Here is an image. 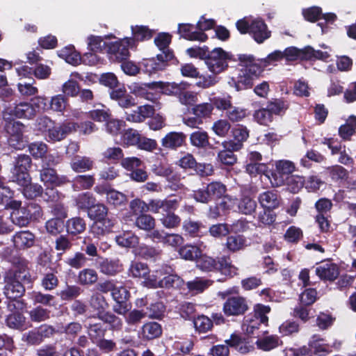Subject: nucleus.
Segmentation results:
<instances>
[{
	"instance_id": "40",
	"label": "nucleus",
	"mask_w": 356,
	"mask_h": 356,
	"mask_svg": "<svg viewBox=\"0 0 356 356\" xmlns=\"http://www.w3.org/2000/svg\"><path fill=\"white\" fill-rule=\"evenodd\" d=\"M174 210H169L163 213V216L160 218L161 224L168 229H173L177 227L181 223V218L179 216L173 212Z\"/></svg>"
},
{
	"instance_id": "7",
	"label": "nucleus",
	"mask_w": 356,
	"mask_h": 356,
	"mask_svg": "<svg viewBox=\"0 0 356 356\" xmlns=\"http://www.w3.org/2000/svg\"><path fill=\"white\" fill-rule=\"evenodd\" d=\"M111 297L115 302L113 306V312L119 315H125L131 307L128 302L130 297L129 291L125 287L115 286Z\"/></svg>"
},
{
	"instance_id": "45",
	"label": "nucleus",
	"mask_w": 356,
	"mask_h": 356,
	"mask_svg": "<svg viewBox=\"0 0 356 356\" xmlns=\"http://www.w3.org/2000/svg\"><path fill=\"white\" fill-rule=\"evenodd\" d=\"M108 211V208L104 204H94L88 210V216L91 220H94V222H97L98 220H102L104 217H106Z\"/></svg>"
},
{
	"instance_id": "55",
	"label": "nucleus",
	"mask_w": 356,
	"mask_h": 356,
	"mask_svg": "<svg viewBox=\"0 0 356 356\" xmlns=\"http://www.w3.org/2000/svg\"><path fill=\"white\" fill-rule=\"evenodd\" d=\"M141 134L134 129H128L122 135V143L127 146H136Z\"/></svg>"
},
{
	"instance_id": "38",
	"label": "nucleus",
	"mask_w": 356,
	"mask_h": 356,
	"mask_svg": "<svg viewBox=\"0 0 356 356\" xmlns=\"http://www.w3.org/2000/svg\"><path fill=\"white\" fill-rule=\"evenodd\" d=\"M98 280V275L95 270L85 268L79 273L78 281L81 285H92Z\"/></svg>"
},
{
	"instance_id": "25",
	"label": "nucleus",
	"mask_w": 356,
	"mask_h": 356,
	"mask_svg": "<svg viewBox=\"0 0 356 356\" xmlns=\"http://www.w3.org/2000/svg\"><path fill=\"white\" fill-rule=\"evenodd\" d=\"M97 318L109 325L112 330L119 331L122 329L124 324L122 319L111 312H99L97 313Z\"/></svg>"
},
{
	"instance_id": "47",
	"label": "nucleus",
	"mask_w": 356,
	"mask_h": 356,
	"mask_svg": "<svg viewBox=\"0 0 356 356\" xmlns=\"http://www.w3.org/2000/svg\"><path fill=\"white\" fill-rule=\"evenodd\" d=\"M190 141L193 146L204 148L209 145V136L205 131H197L191 134Z\"/></svg>"
},
{
	"instance_id": "64",
	"label": "nucleus",
	"mask_w": 356,
	"mask_h": 356,
	"mask_svg": "<svg viewBox=\"0 0 356 356\" xmlns=\"http://www.w3.org/2000/svg\"><path fill=\"white\" fill-rule=\"evenodd\" d=\"M62 92L65 97H76L79 92V86L76 80L70 79L63 84Z\"/></svg>"
},
{
	"instance_id": "21",
	"label": "nucleus",
	"mask_w": 356,
	"mask_h": 356,
	"mask_svg": "<svg viewBox=\"0 0 356 356\" xmlns=\"http://www.w3.org/2000/svg\"><path fill=\"white\" fill-rule=\"evenodd\" d=\"M258 200L263 208L268 210L277 208L280 203V198L275 191H267L260 193Z\"/></svg>"
},
{
	"instance_id": "39",
	"label": "nucleus",
	"mask_w": 356,
	"mask_h": 356,
	"mask_svg": "<svg viewBox=\"0 0 356 356\" xmlns=\"http://www.w3.org/2000/svg\"><path fill=\"white\" fill-rule=\"evenodd\" d=\"M246 245L247 240L242 235L230 236L227 238L226 247L229 251H239L243 250Z\"/></svg>"
},
{
	"instance_id": "18",
	"label": "nucleus",
	"mask_w": 356,
	"mask_h": 356,
	"mask_svg": "<svg viewBox=\"0 0 356 356\" xmlns=\"http://www.w3.org/2000/svg\"><path fill=\"white\" fill-rule=\"evenodd\" d=\"M117 220L115 218L107 216L102 218V220L94 222L91 226L90 231L97 237L104 236L112 230Z\"/></svg>"
},
{
	"instance_id": "2",
	"label": "nucleus",
	"mask_w": 356,
	"mask_h": 356,
	"mask_svg": "<svg viewBox=\"0 0 356 356\" xmlns=\"http://www.w3.org/2000/svg\"><path fill=\"white\" fill-rule=\"evenodd\" d=\"M233 60L232 54L220 47L214 48L205 58L204 63L209 71L214 74H220L226 71L229 63Z\"/></svg>"
},
{
	"instance_id": "6",
	"label": "nucleus",
	"mask_w": 356,
	"mask_h": 356,
	"mask_svg": "<svg viewBox=\"0 0 356 356\" xmlns=\"http://www.w3.org/2000/svg\"><path fill=\"white\" fill-rule=\"evenodd\" d=\"M31 165V159L28 155L18 156L11 170V179L17 184H24L31 179L29 169Z\"/></svg>"
},
{
	"instance_id": "24",
	"label": "nucleus",
	"mask_w": 356,
	"mask_h": 356,
	"mask_svg": "<svg viewBox=\"0 0 356 356\" xmlns=\"http://www.w3.org/2000/svg\"><path fill=\"white\" fill-rule=\"evenodd\" d=\"M13 241L18 249L29 248L34 245L35 236L29 231H21L13 236Z\"/></svg>"
},
{
	"instance_id": "60",
	"label": "nucleus",
	"mask_w": 356,
	"mask_h": 356,
	"mask_svg": "<svg viewBox=\"0 0 356 356\" xmlns=\"http://www.w3.org/2000/svg\"><path fill=\"white\" fill-rule=\"evenodd\" d=\"M90 306L98 312L104 311L107 307L106 298L99 293H95L92 295L89 300Z\"/></svg>"
},
{
	"instance_id": "37",
	"label": "nucleus",
	"mask_w": 356,
	"mask_h": 356,
	"mask_svg": "<svg viewBox=\"0 0 356 356\" xmlns=\"http://www.w3.org/2000/svg\"><path fill=\"white\" fill-rule=\"evenodd\" d=\"M116 243L121 247H134L138 243V238L131 232H124L115 237Z\"/></svg>"
},
{
	"instance_id": "9",
	"label": "nucleus",
	"mask_w": 356,
	"mask_h": 356,
	"mask_svg": "<svg viewBox=\"0 0 356 356\" xmlns=\"http://www.w3.org/2000/svg\"><path fill=\"white\" fill-rule=\"evenodd\" d=\"M248 308L246 300L240 296L229 298L223 304V312L228 316L241 315Z\"/></svg>"
},
{
	"instance_id": "31",
	"label": "nucleus",
	"mask_w": 356,
	"mask_h": 356,
	"mask_svg": "<svg viewBox=\"0 0 356 356\" xmlns=\"http://www.w3.org/2000/svg\"><path fill=\"white\" fill-rule=\"evenodd\" d=\"M282 344V341L277 335H268L259 338L256 341L257 346L264 351H270Z\"/></svg>"
},
{
	"instance_id": "4",
	"label": "nucleus",
	"mask_w": 356,
	"mask_h": 356,
	"mask_svg": "<svg viewBox=\"0 0 356 356\" xmlns=\"http://www.w3.org/2000/svg\"><path fill=\"white\" fill-rule=\"evenodd\" d=\"M199 258L197 266L204 271H212L216 269H220L222 273L229 276H233L237 273V268L232 265L228 258L222 257L218 261L207 256Z\"/></svg>"
},
{
	"instance_id": "30",
	"label": "nucleus",
	"mask_w": 356,
	"mask_h": 356,
	"mask_svg": "<svg viewBox=\"0 0 356 356\" xmlns=\"http://www.w3.org/2000/svg\"><path fill=\"white\" fill-rule=\"evenodd\" d=\"M99 268L105 275H114L122 270V266L119 259L108 260L104 259L99 263Z\"/></svg>"
},
{
	"instance_id": "50",
	"label": "nucleus",
	"mask_w": 356,
	"mask_h": 356,
	"mask_svg": "<svg viewBox=\"0 0 356 356\" xmlns=\"http://www.w3.org/2000/svg\"><path fill=\"white\" fill-rule=\"evenodd\" d=\"M95 183V179L92 175H79L74 179L73 187L75 190L88 189L91 188Z\"/></svg>"
},
{
	"instance_id": "3",
	"label": "nucleus",
	"mask_w": 356,
	"mask_h": 356,
	"mask_svg": "<svg viewBox=\"0 0 356 356\" xmlns=\"http://www.w3.org/2000/svg\"><path fill=\"white\" fill-rule=\"evenodd\" d=\"M3 114V120L6 122L4 129L8 135V142L10 146L17 149H22L24 147L26 141L24 139V125L19 121H15Z\"/></svg>"
},
{
	"instance_id": "59",
	"label": "nucleus",
	"mask_w": 356,
	"mask_h": 356,
	"mask_svg": "<svg viewBox=\"0 0 356 356\" xmlns=\"http://www.w3.org/2000/svg\"><path fill=\"white\" fill-rule=\"evenodd\" d=\"M305 179L298 175H291L286 178V184L289 190L293 193H298L304 186Z\"/></svg>"
},
{
	"instance_id": "27",
	"label": "nucleus",
	"mask_w": 356,
	"mask_h": 356,
	"mask_svg": "<svg viewBox=\"0 0 356 356\" xmlns=\"http://www.w3.org/2000/svg\"><path fill=\"white\" fill-rule=\"evenodd\" d=\"M96 191L101 194H105L107 202L115 207L122 205L127 201L125 195L114 189L104 188L100 190L97 188Z\"/></svg>"
},
{
	"instance_id": "62",
	"label": "nucleus",
	"mask_w": 356,
	"mask_h": 356,
	"mask_svg": "<svg viewBox=\"0 0 356 356\" xmlns=\"http://www.w3.org/2000/svg\"><path fill=\"white\" fill-rule=\"evenodd\" d=\"M213 109V105L209 103H203L195 105L192 111L194 115H197L201 120L204 118L209 117Z\"/></svg>"
},
{
	"instance_id": "11",
	"label": "nucleus",
	"mask_w": 356,
	"mask_h": 356,
	"mask_svg": "<svg viewBox=\"0 0 356 356\" xmlns=\"http://www.w3.org/2000/svg\"><path fill=\"white\" fill-rule=\"evenodd\" d=\"M172 272H173V269L168 265L163 266L152 272L149 271V274L146 275L143 281V284L147 288H161L163 275Z\"/></svg>"
},
{
	"instance_id": "46",
	"label": "nucleus",
	"mask_w": 356,
	"mask_h": 356,
	"mask_svg": "<svg viewBox=\"0 0 356 356\" xmlns=\"http://www.w3.org/2000/svg\"><path fill=\"white\" fill-rule=\"evenodd\" d=\"M30 319L36 323H40L42 321H45L50 317V311L47 309H45L41 306H38L33 309H31L29 312Z\"/></svg>"
},
{
	"instance_id": "36",
	"label": "nucleus",
	"mask_w": 356,
	"mask_h": 356,
	"mask_svg": "<svg viewBox=\"0 0 356 356\" xmlns=\"http://www.w3.org/2000/svg\"><path fill=\"white\" fill-rule=\"evenodd\" d=\"M86 227L85 220L80 217L72 218L66 223L67 232L73 235L82 233L85 231Z\"/></svg>"
},
{
	"instance_id": "42",
	"label": "nucleus",
	"mask_w": 356,
	"mask_h": 356,
	"mask_svg": "<svg viewBox=\"0 0 356 356\" xmlns=\"http://www.w3.org/2000/svg\"><path fill=\"white\" fill-rule=\"evenodd\" d=\"M19 185L23 187V194L28 199H33L42 195V187L38 184H31V179L24 184Z\"/></svg>"
},
{
	"instance_id": "41",
	"label": "nucleus",
	"mask_w": 356,
	"mask_h": 356,
	"mask_svg": "<svg viewBox=\"0 0 356 356\" xmlns=\"http://www.w3.org/2000/svg\"><path fill=\"white\" fill-rule=\"evenodd\" d=\"M135 225L140 229L151 231L154 228L156 221L151 215L142 213L136 218Z\"/></svg>"
},
{
	"instance_id": "32",
	"label": "nucleus",
	"mask_w": 356,
	"mask_h": 356,
	"mask_svg": "<svg viewBox=\"0 0 356 356\" xmlns=\"http://www.w3.org/2000/svg\"><path fill=\"white\" fill-rule=\"evenodd\" d=\"M149 273L148 266L143 262L134 261H131L128 269V275L134 278H143L145 280L146 275Z\"/></svg>"
},
{
	"instance_id": "8",
	"label": "nucleus",
	"mask_w": 356,
	"mask_h": 356,
	"mask_svg": "<svg viewBox=\"0 0 356 356\" xmlns=\"http://www.w3.org/2000/svg\"><path fill=\"white\" fill-rule=\"evenodd\" d=\"M276 172H271V177L266 175V177L270 180L273 187H278L284 184V179L283 175H288L295 170V165L293 162L288 160H280L275 163Z\"/></svg>"
},
{
	"instance_id": "34",
	"label": "nucleus",
	"mask_w": 356,
	"mask_h": 356,
	"mask_svg": "<svg viewBox=\"0 0 356 356\" xmlns=\"http://www.w3.org/2000/svg\"><path fill=\"white\" fill-rule=\"evenodd\" d=\"M13 224L19 227L27 226L31 221V214L27 211L26 207H22L19 210L13 211L10 214Z\"/></svg>"
},
{
	"instance_id": "19",
	"label": "nucleus",
	"mask_w": 356,
	"mask_h": 356,
	"mask_svg": "<svg viewBox=\"0 0 356 356\" xmlns=\"http://www.w3.org/2000/svg\"><path fill=\"white\" fill-rule=\"evenodd\" d=\"M154 113V108L151 105L138 106L136 110L126 114V120L131 122H142L145 119L150 118Z\"/></svg>"
},
{
	"instance_id": "16",
	"label": "nucleus",
	"mask_w": 356,
	"mask_h": 356,
	"mask_svg": "<svg viewBox=\"0 0 356 356\" xmlns=\"http://www.w3.org/2000/svg\"><path fill=\"white\" fill-rule=\"evenodd\" d=\"M186 136L183 132L171 131L161 139V145L166 149H177L185 143Z\"/></svg>"
},
{
	"instance_id": "63",
	"label": "nucleus",
	"mask_w": 356,
	"mask_h": 356,
	"mask_svg": "<svg viewBox=\"0 0 356 356\" xmlns=\"http://www.w3.org/2000/svg\"><path fill=\"white\" fill-rule=\"evenodd\" d=\"M81 292L79 286L76 285L67 286L65 289L60 291L58 295L63 300H70L78 297Z\"/></svg>"
},
{
	"instance_id": "12",
	"label": "nucleus",
	"mask_w": 356,
	"mask_h": 356,
	"mask_svg": "<svg viewBox=\"0 0 356 356\" xmlns=\"http://www.w3.org/2000/svg\"><path fill=\"white\" fill-rule=\"evenodd\" d=\"M40 177L47 187H55L63 185L68 181L67 177L59 176L51 168H43L40 170Z\"/></svg>"
},
{
	"instance_id": "53",
	"label": "nucleus",
	"mask_w": 356,
	"mask_h": 356,
	"mask_svg": "<svg viewBox=\"0 0 356 356\" xmlns=\"http://www.w3.org/2000/svg\"><path fill=\"white\" fill-rule=\"evenodd\" d=\"M211 284L212 281L209 280L196 278L193 281L188 282L186 285L190 291L200 293L211 285Z\"/></svg>"
},
{
	"instance_id": "1",
	"label": "nucleus",
	"mask_w": 356,
	"mask_h": 356,
	"mask_svg": "<svg viewBox=\"0 0 356 356\" xmlns=\"http://www.w3.org/2000/svg\"><path fill=\"white\" fill-rule=\"evenodd\" d=\"M29 279V273L25 268L8 271L4 277L3 292L9 300L21 298L25 293L22 281Z\"/></svg>"
},
{
	"instance_id": "17",
	"label": "nucleus",
	"mask_w": 356,
	"mask_h": 356,
	"mask_svg": "<svg viewBox=\"0 0 356 356\" xmlns=\"http://www.w3.org/2000/svg\"><path fill=\"white\" fill-rule=\"evenodd\" d=\"M111 98L117 102L118 104L124 108H128L136 105L135 99L129 94L124 87L112 90L110 92Z\"/></svg>"
},
{
	"instance_id": "28",
	"label": "nucleus",
	"mask_w": 356,
	"mask_h": 356,
	"mask_svg": "<svg viewBox=\"0 0 356 356\" xmlns=\"http://www.w3.org/2000/svg\"><path fill=\"white\" fill-rule=\"evenodd\" d=\"M8 115H13L19 118L31 119L35 115V110L29 102H20L10 110Z\"/></svg>"
},
{
	"instance_id": "51",
	"label": "nucleus",
	"mask_w": 356,
	"mask_h": 356,
	"mask_svg": "<svg viewBox=\"0 0 356 356\" xmlns=\"http://www.w3.org/2000/svg\"><path fill=\"white\" fill-rule=\"evenodd\" d=\"M95 199L90 193H83L79 194L76 198V206L81 209H87L88 211L94 205Z\"/></svg>"
},
{
	"instance_id": "33",
	"label": "nucleus",
	"mask_w": 356,
	"mask_h": 356,
	"mask_svg": "<svg viewBox=\"0 0 356 356\" xmlns=\"http://www.w3.org/2000/svg\"><path fill=\"white\" fill-rule=\"evenodd\" d=\"M237 208L238 212L244 215H251L257 208V202L249 195H243L238 200Z\"/></svg>"
},
{
	"instance_id": "52",
	"label": "nucleus",
	"mask_w": 356,
	"mask_h": 356,
	"mask_svg": "<svg viewBox=\"0 0 356 356\" xmlns=\"http://www.w3.org/2000/svg\"><path fill=\"white\" fill-rule=\"evenodd\" d=\"M131 31L134 40H145L150 39L153 35L152 30L145 26H131Z\"/></svg>"
},
{
	"instance_id": "23",
	"label": "nucleus",
	"mask_w": 356,
	"mask_h": 356,
	"mask_svg": "<svg viewBox=\"0 0 356 356\" xmlns=\"http://www.w3.org/2000/svg\"><path fill=\"white\" fill-rule=\"evenodd\" d=\"M206 248V245L202 242L198 243L194 245H186L179 249V253L181 258L186 260H195L202 255V252Z\"/></svg>"
},
{
	"instance_id": "61",
	"label": "nucleus",
	"mask_w": 356,
	"mask_h": 356,
	"mask_svg": "<svg viewBox=\"0 0 356 356\" xmlns=\"http://www.w3.org/2000/svg\"><path fill=\"white\" fill-rule=\"evenodd\" d=\"M46 229L48 233L52 235H57L63 229L64 222L60 218H54L46 222Z\"/></svg>"
},
{
	"instance_id": "26",
	"label": "nucleus",
	"mask_w": 356,
	"mask_h": 356,
	"mask_svg": "<svg viewBox=\"0 0 356 356\" xmlns=\"http://www.w3.org/2000/svg\"><path fill=\"white\" fill-rule=\"evenodd\" d=\"M309 346L315 355L325 356L332 352L328 343H325L323 339L318 335H314L309 341Z\"/></svg>"
},
{
	"instance_id": "49",
	"label": "nucleus",
	"mask_w": 356,
	"mask_h": 356,
	"mask_svg": "<svg viewBox=\"0 0 356 356\" xmlns=\"http://www.w3.org/2000/svg\"><path fill=\"white\" fill-rule=\"evenodd\" d=\"M68 99L64 95L53 96L49 102V108L54 111L63 113L67 105Z\"/></svg>"
},
{
	"instance_id": "20",
	"label": "nucleus",
	"mask_w": 356,
	"mask_h": 356,
	"mask_svg": "<svg viewBox=\"0 0 356 356\" xmlns=\"http://www.w3.org/2000/svg\"><path fill=\"white\" fill-rule=\"evenodd\" d=\"M316 274L321 280L325 281H334L337 278L339 270L337 266L333 263L322 264L316 268Z\"/></svg>"
},
{
	"instance_id": "35",
	"label": "nucleus",
	"mask_w": 356,
	"mask_h": 356,
	"mask_svg": "<svg viewBox=\"0 0 356 356\" xmlns=\"http://www.w3.org/2000/svg\"><path fill=\"white\" fill-rule=\"evenodd\" d=\"M162 333L161 325L156 322L145 323L142 327L143 337L147 339H153L159 337Z\"/></svg>"
},
{
	"instance_id": "15",
	"label": "nucleus",
	"mask_w": 356,
	"mask_h": 356,
	"mask_svg": "<svg viewBox=\"0 0 356 356\" xmlns=\"http://www.w3.org/2000/svg\"><path fill=\"white\" fill-rule=\"evenodd\" d=\"M178 207L177 200L153 199L147 202V211L154 213H165L169 210H175Z\"/></svg>"
},
{
	"instance_id": "14",
	"label": "nucleus",
	"mask_w": 356,
	"mask_h": 356,
	"mask_svg": "<svg viewBox=\"0 0 356 356\" xmlns=\"http://www.w3.org/2000/svg\"><path fill=\"white\" fill-rule=\"evenodd\" d=\"M233 140L224 141L222 145L224 148L229 149H240L243 146V142L247 140L249 132L245 127H238L233 129Z\"/></svg>"
},
{
	"instance_id": "43",
	"label": "nucleus",
	"mask_w": 356,
	"mask_h": 356,
	"mask_svg": "<svg viewBox=\"0 0 356 356\" xmlns=\"http://www.w3.org/2000/svg\"><path fill=\"white\" fill-rule=\"evenodd\" d=\"M124 317V320L126 323L129 326H136L139 323H140L142 319H143L146 316V312L143 310L139 309H130L125 314V315H122Z\"/></svg>"
},
{
	"instance_id": "56",
	"label": "nucleus",
	"mask_w": 356,
	"mask_h": 356,
	"mask_svg": "<svg viewBox=\"0 0 356 356\" xmlns=\"http://www.w3.org/2000/svg\"><path fill=\"white\" fill-rule=\"evenodd\" d=\"M193 324L196 330L202 333H205L209 331L213 326L211 320L204 315L195 318Z\"/></svg>"
},
{
	"instance_id": "13",
	"label": "nucleus",
	"mask_w": 356,
	"mask_h": 356,
	"mask_svg": "<svg viewBox=\"0 0 356 356\" xmlns=\"http://www.w3.org/2000/svg\"><path fill=\"white\" fill-rule=\"evenodd\" d=\"M173 54L172 51H168L165 54H159L156 58H151L145 60L143 63L145 71L149 74L162 70L165 67V63L172 60Z\"/></svg>"
},
{
	"instance_id": "5",
	"label": "nucleus",
	"mask_w": 356,
	"mask_h": 356,
	"mask_svg": "<svg viewBox=\"0 0 356 356\" xmlns=\"http://www.w3.org/2000/svg\"><path fill=\"white\" fill-rule=\"evenodd\" d=\"M135 46V40L132 38H125L122 40L111 43L108 47V54L113 61H123L129 56V48Z\"/></svg>"
},
{
	"instance_id": "54",
	"label": "nucleus",
	"mask_w": 356,
	"mask_h": 356,
	"mask_svg": "<svg viewBox=\"0 0 356 356\" xmlns=\"http://www.w3.org/2000/svg\"><path fill=\"white\" fill-rule=\"evenodd\" d=\"M207 187L211 200L220 198L225 195L227 190L225 185L220 181L211 182Z\"/></svg>"
},
{
	"instance_id": "44",
	"label": "nucleus",
	"mask_w": 356,
	"mask_h": 356,
	"mask_svg": "<svg viewBox=\"0 0 356 356\" xmlns=\"http://www.w3.org/2000/svg\"><path fill=\"white\" fill-rule=\"evenodd\" d=\"M6 325L13 329H23L25 324V317L20 312H14L7 316Z\"/></svg>"
},
{
	"instance_id": "10",
	"label": "nucleus",
	"mask_w": 356,
	"mask_h": 356,
	"mask_svg": "<svg viewBox=\"0 0 356 356\" xmlns=\"http://www.w3.org/2000/svg\"><path fill=\"white\" fill-rule=\"evenodd\" d=\"M249 34L257 43L261 44L270 37L271 31L263 19L255 18L251 19Z\"/></svg>"
},
{
	"instance_id": "57",
	"label": "nucleus",
	"mask_w": 356,
	"mask_h": 356,
	"mask_svg": "<svg viewBox=\"0 0 356 356\" xmlns=\"http://www.w3.org/2000/svg\"><path fill=\"white\" fill-rule=\"evenodd\" d=\"M30 298L35 304H42L50 306L51 302L54 300V296L50 294H44L40 291H32L29 293Z\"/></svg>"
},
{
	"instance_id": "22",
	"label": "nucleus",
	"mask_w": 356,
	"mask_h": 356,
	"mask_svg": "<svg viewBox=\"0 0 356 356\" xmlns=\"http://www.w3.org/2000/svg\"><path fill=\"white\" fill-rule=\"evenodd\" d=\"M178 32L182 38L188 40L204 42L207 39L204 33L194 31V26L191 24H179Z\"/></svg>"
},
{
	"instance_id": "48",
	"label": "nucleus",
	"mask_w": 356,
	"mask_h": 356,
	"mask_svg": "<svg viewBox=\"0 0 356 356\" xmlns=\"http://www.w3.org/2000/svg\"><path fill=\"white\" fill-rule=\"evenodd\" d=\"M261 322L262 320H259L257 318H254L251 315H249L246 316L243 321L242 330L248 334H253L255 331L259 329V325L262 324Z\"/></svg>"
},
{
	"instance_id": "58",
	"label": "nucleus",
	"mask_w": 356,
	"mask_h": 356,
	"mask_svg": "<svg viewBox=\"0 0 356 356\" xmlns=\"http://www.w3.org/2000/svg\"><path fill=\"white\" fill-rule=\"evenodd\" d=\"M238 149H229L224 148L218 154V159L224 165H232L236 162V157L233 153L234 151H238Z\"/></svg>"
},
{
	"instance_id": "29",
	"label": "nucleus",
	"mask_w": 356,
	"mask_h": 356,
	"mask_svg": "<svg viewBox=\"0 0 356 356\" xmlns=\"http://www.w3.org/2000/svg\"><path fill=\"white\" fill-rule=\"evenodd\" d=\"M94 162L87 156H76L71 161L70 166L76 172H83L93 168Z\"/></svg>"
}]
</instances>
